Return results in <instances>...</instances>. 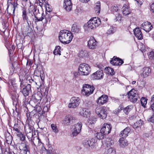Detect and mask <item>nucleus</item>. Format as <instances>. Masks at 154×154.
Masks as SVG:
<instances>
[{"mask_svg": "<svg viewBox=\"0 0 154 154\" xmlns=\"http://www.w3.org/2000/svg\"><path fill=\"white\" fill-rule=\"evenodd\" d=\"M58 37L59 40L62 43L66 44L71 42L73 35L71 32L64 30L60 32Z\"/></svg>", "mask_w": 154, "mask_h": 154, "instance_id": "f257e3e1", "label": "nucleus"}, {"mask_svg": "<svg viewBox=\"0 0 154 154\" xmlns=\"http://www.w3.org/2000/svg\"><path fill=\"white\" fill-rule=\"evenodd\" d=\"M100 23V20L99 19L96 17L91 19L88 22V25L85 26L84 29L86 32H89L95 28Z\"/></svg>", "mask_w": 154, "mask_h": 154, "instance_id": "f03ea898", "label": "nucleus"}, {"mask_svg": "<svg viewBox=\"0 0 154 154\" xmlns=\"http://www.w3.org/2000/svg\"><path fill=\"white\" fill-rule=\"evenodd\" d=\"M34 11L33 12V14H34L35 17V20L36 22L42 21L45 18L46 23H50L51 19L52 17L51 16L50 14L47 13L45 16L43 12L41 14L39 12H38V14H35V13L36 12L37 10L35 9L34 8Z\"/></svg>", "mask_w": 154, "mask_h": 154, "instance_id": "7ed1b4c3", "label": "nucleus"}, {"mask_svg": "<svg viewBox=\"0 0 154 154\" xmlns=\"http://www.w3.org/2000/svg\"><path fill=\"white\" fill-rule=\"evenodd\" d=\"M95 89L94 86L88 84H85L83 85L81 90L82 94L88 96L92 94Z\"/></svg>", "mask_w": 154, "mask_h": 154, "instance_id": "20e7f679", "label": "nucleus"}, {"mask_svg": "<svg viewBox=\"0 0 154 154\" xmlns=\"http://www.w3.org/2000/svg\"><path fill=\"white\" fill-rule=\"evenodd\" d=\"M79 71L80 74L82 75H88L91 72V67L87 63L81 64L79 66Z\"/></svg>", "mask_w": 154, "mask_h": 154, "instance_id": "39448f33", "label": "nucleus"}, {"mask_svg": "<svg viewBox=\"0 0 154 154\" xmlns=\"http://www.w3.org/2000/svg\"><path fill=\"white\" fill-rule=\"evenodd\" d=\"M128 97L130 101L133 103L136 102L139 99V97L137 91L134 89H132L128 92Z\"/></svg>", "mask_w": 154, "mask_h": 154, "instance_id": "423d86ee", "label": "nucleus"}, {"mask_svg": "<svg viewBox=\"0 0 154 154\" xmlns=\"http://www.w3.org/2000/svg\"><path fill=\"white\" fill-rule=\"evenodd\" d=\"M95 112L97 116L102 119H105L106 117V109L105 107H97L95 109Z\"/></svg>", "mask_w": 154, "mask_h": 154, "instance_id": "0eeeda50", "label": "nucleus"}, {"mask_svg": "<svg viewBox=\"0 0 154 154\" xmlns=\"http://www.w3.org/2000/svg\"><path fill=\"white\" fill-rule=\"evenodd\" d=\"M7 8L6 10L8 13L10 15L14 16V13L16 8L17 7L18 4L17 3H12L11 2H8L7 4Z\"/></svg>", "mask_w": 154, "mask_h": 154, "instance_id": "6e6552de", "label": "nucleus"}, {"mask_svg": "<svg viewBox=\"0 0 154 154\" xmlns=\"http://www.w3.org/2000/svg\"><path fill=\"white\" fill-rule=\"evenodd\" d=\"M42 97V94L40 92H38L35 93L32 96V97L30 101V102L33 104V102L35 103H36V106L38 105L39 104L40 102L41 101Z\"/></svg>", "mask_w": 154, "mask_h": 154, "instance_id": "1a4fd4ad", "label": "nucleus"}, {"mask_svg": "<svg viewBox=\"0 0 154 154\" xmlns=\"http://www.w3.org/2000/svg\"><path fill=\"white\" fill-rule=\"evenodd\" d=\"M79 98L77 97H72L70 100V103L68 105V107L70 108L77 107L79 104Z\"/></svg>", "mask_w": 154, "mask_h": 154, "instance_id": "9d476101", "label": "nucleus"}, {"mask_svg": "<svg viewBox=\"0 0 154 154\" xmlns=\"http://www.w3.org/2000/svg\"><path fill=\"white\" fill-rule=\"evenodd\" d=\"M82 126V123L79 122L73 126V131L72 133L73 136H76L80 132Z\"/></svg>", "mask_w": 154, "mask_h": 154, "instance_id": "9b49d317", "label": "nucleus"}, {"mask_svg": "<svg viewBox=\"0 0 154 154\" xmlns=\"http://www.w3.org/2000/svg\"><path fill=\"white\" fill-rule=\"evenodd\" d=\"M112 126L110 124H104L101 129L100 131L104 134H108L110 132Z\"/></svg>", "mask_w": 154, "mask_h": 154, "instance_id": "f8f14e48", "label": "nucleus"}, {"mask_svg": "<svg viewBox=\"0 0 154 154\" xmlns=\"http://www.w3.org/2000/svg\"><path fill=\"white\" fill-rule=\"evenodd\" d=\"M104 74L102 70H99L92 74L91 75V78L94 80L100 79L103 78Z\"/></svg>", "mask_w": 154, "mask_h": 154, "instance_id": "ddd939ff", "label": "nucleus"}, {"mask_svg": "<svg viewBox=\"0 0 154 154\" xmlns=\"http://www.w3.org/2000/svg\"><path fill=\"white\" fill-rule=\"evenodd\" d=\"M23 84L21 83L20 87L21 88H23V89H21V91L24 96L26 97L28 95L29 91L31 90V85L30 84H28L24 87H23Z\"/></svg>", "mask_w": 154, "mask_h": 154, "instance_id": "4468645a", "label": "nucleus"}, {"mask_svg": "<svg viewBox=\"0 0 154 154\" xmlns=\"http://www.w3.org/2000/svg\"><path fill=\"white\" fill-rule=\"evenodd\" d=\"M94 139H86L83 141V144L86 148H88L91 146L93 147L94 144Z\"/></svg>", "mask_w": 154, "mask_h": 154, "instance_id": "2eb2a0df", "label": "nucleus"}, {"mask_svg": "<svg viewBox=\"0 0 154 154\" xmlns=\"http://www.w3.org/2000/svg\"><path fill=\"white\" fill-rule=\"evenodd\" d=\"M97 42L93 38H91L88 42V46L89 48L91 49H94L97 47Z\"/></svg>", "mask_w": 154, "mask_h": 154, "instance_id": "dca6fc26", "label": "nucleus"}, {"mask_svg": "<svg viewBox=\"0 0 154 154\" xmlns=\"http://www.w3.org/2000/svg\"><path fill=\"white\" fill-rule=\"evenodd\" d=\"M63 6L66 11L68 12L71 11L72 8V3L71 0H64Z\"/></svg>", "mask_w": 154, "mask_h": 154, "instance_id": "f3484780", "label": "nucleus"}, {"mask_svg": "<svg viewBox=\"0 0 154 154\" xmlns=\"http://www.w3.org/2000/svg\"><path fill=\"white\" fill-rule=\"evenodd\" d=\"M141 27L147 32H149L153 28L151 23L148 22H145L142 24Z\"/></svg>", "mask_w": 154, "mask_h": 154, "instance_id": "a211bd4d", "label": "nucleus"}, {"mask_svg": "<svg viewBox=\"0 0 154 154\" xmlns=\"http://www.w3.org/2000/svg\"><path fill=\"white\" fill-rule=\"evenodd\" d=\"M122 14L124 15H127L131 12V10L127 3L125 4L122 8Z\"/></svg>", "mask_w": 154, "mask_h": 154, "instance_id": "6ab92c4d", "label": "nucleus"}, {"mask_svg": "<svg viewBox=\"0 0 154 154\" xmlns=\"http://www.w3.org/2000/svg\"><path fill=\"white\" fill-rule=\"evenodd\" d=\"M108 100L107 96L106 95H103L99 97L97 101V104L100 105H103L106 103Z\"/></svg>", "mask_w": 154, "mask_h": 154, "instance_id": "aec40b11", "label": "nucleus"}, {"mask_svg": "<svg viewBox=\"0 0 154 154\" xmlns=\"http://www.w3.org/2000/svg\"><path fill=\"white\" fill-rule=\"evenodd\" d=\"M151 72V69L149 67H145L143 68V72L141 74V75L143 78H145L149 75Z\"/></svg>", "mask_w": 154, "mask_h": 154, "instance_id": "412c9836", "label": "nucleus"}, {"mask_svg": "<svg viewBox=\"0 0 154 154\" xmlns=\"http://www.w3.org/2000/svg\"><path fill=\"white\" fill-rule=\"evenodd\" d=\"M134 34L135 36L139 40H141L143 38V35L139 28H136L134 30Z\"/></svg>", "mask_w": 154, "mask_h": 154, "instance_id": "4be33fe9", "label": "nucleus"}, {"mask_svg": "<svg viewBox=\"0 0 154 154\" xmlns=\"http://www.w3.org/2000/svg\"><path fill=\"white\" fill-rule=\"evenodd\" d=\"M131 129L129 127L126 128L123 131L121 132L120 136L122 138H125L128 136V134L130 132Z\"/></svg>", "mask_w": 154, "mask_h": 154, "instance_id": "5701e85b", "label": "nucleus"}, {"mask_svg": "<svg viewBox=\"0 0 154 154\" xmlns=\"http://www.w3.org/2000/svg\"><path fill=\"white\" fill-rule=\"evenodd\" d=\"M124 138L122 137L120 138L119 141V145L121 147H125L128 145L127 141Z\"/></svg>", "mask_w": 154, "mask_h": 154, "instance_id": "b1692460", "label": "nucleus"}, {"mask_svg": "<svg viewBox=\"0 0 154 154\" xmlns=\"http://www.w3.org/2000/svg\"><path fill=\"white\" fill-rule=\"evenodd\" d=\"M79 113L81 116L85 118H87L89 117L90 115V112H89L85 108H83L81 109Z\"/></svg>", "mask_w": 154, "mask_h": 154, "instance_id": "393cba45", "label": "nucleus"}, {"mask_svg": "<svg viewBox=\"0 0 154 154\" xmlns=\"http://www.w3.org/2000/svg\"><path fill=\"white\" fill-rule=\"evenodd\" d=\"M71 30L74 33H77L80 31V28L76 23H74L72 26Z\"/></svg>", "mask_w": 154, "mask_h": 154, "instance_id": "a878e982", "label": "nucleus"}, {"mask_svg": "<svg viewBox=\"0 0 154 154\" xmlns=\"http://www.w3.org/2000/svg\"><path fill=\"white\" fill-rule=\"evenodd\" d=\"M32 142L36 147L40 146L42 143L40 140L37 137H34Z\"/></svg>", "mask_w": 154, "mask_h": 154, "instance_id": "bb28decb", "label": "nucleus"}, {"mask_svg": "<svg viewBox=\"0 0 154 154\" xmlns=\"http://www.w3.org/2000/svg\"><path fill=\"white\" fill-rule=\"evenodd\" d=\"M143 124V122L140 119L137 120L133 125V128L134 129L140 128Z\"/></svg>", "mask_w": 154, "mask_h": 154, "instance_id": "cd10ccee", "label": "nucleus"}, {"mask_svg": "<svg viewBox=\"0 0 154 154\" xmlns=\"http://www.w3.org/2000/svg\"><path fill=\"white\" fill-rule=\"evenodd\" d=\"M73 118V117L72 116L70 115L66 116L63 121V122L65 124L68 125L71 121L72 120Z\"/></svg>", "mask_w": 154, "mask_h": 154, "instance_id": "c85d7f7f", "label": "nucleus"}, {"mask_svg": "<svg viewBox=\"0 0 154 154\" xmlns=\"http://www.w3.org/2000/svg\"><path fill=\"white\" fill-rule=\"evenodd\" d=\"M23 20H26L28 25H29V22H31L28 19V16L27 15L26 11L25 9H23L22 12V15Z\"/></svg>", "mask_w": 154, "mask_h": 154, "instance_id": "c756f323", "label": "nucleus"}, {"mask_svg": "<svg viewBox=\"0 0 154 154\" xmlns=\"http://www.w3.org/2000/svg\"><path fill=\"white\" fill-rule=\"evenodd\" d=\"M105 70L106 73L107 74H110L112 75H113L115 74L114 69L110 67L106 68Z\"/></svg>", "mask_w": 154, "mask_h": 154, "instance_id": "7c9ffc66", "label": "nucleus"}, {"mask_svg": "<svg viewBox=\"0 0 154 154\" xmlns=\"http://www.w3.org/2000/svg\"><path fill=\"white\" fill-rule=\"evenodd\" d=\"M101 10L100 4V1H98L96 3L95 7L94 8V10L97 14H99L100 13Z\"/></svg>", "mask_w": 154, "mask_h": 154, "instance_id": "2f4dec72", "label": "nucleus"}, {"mask_svg": "<svg viewBox=\"0 0 154 154\" xmlns=\"http://www.w3.org/2000/svg\"><path fill=\"white\" fill-rule=\"evenodd\" d=\"M88 52L86 50H82L80 51L78 55L79 56L81 57H87L88 56Z\"/></svg>", "mask_w": 154, "mask_h": 154, "instance_id": "473e14b6", "label": "nucleus"}, {"mask_svg": "<svg viewBox=\"0 0 154 154\" xmlns=\"http://www.w3.org/2000/svg\"><path fill=\"white\" fill-rule=\"evenodd\" d=\"M108 30L106 32L107 35H110L114 33L115 31L114 28L111 26H108Z\"/></svg>", "mask_w": 154, "mask_h": 154, "instance_id": "72a5a7b5", "label": "nucleus"}, {"mask_svg": "<svg viewBox=\"0 0 154 154\" xmlns=\"http://www.w3.org/2000/svg\"><path fill=\"white\" fill-rule=\"evenodd\" d=\"M114 141L111 138H107L106 139V143L107 144V146H111L113 145L114 143Z\"/></svg>", "mask_w": 154, "mask_h": 154, "instance_id": "f704fd0d", "label": "nucleus"}, {"mask_svg": "<svg viewBox=\"0 0 154 154\" xmlns=\"http://www.w3.org/2000/svg\"><path fill=\"white\" fill-rule=\"evenodd\" d=\"M105 154H116V151L113 148L110 147L105 152Z\"/></svg>", "mask_w": 154, "mask_h": 154, "instance_id": "c9c22d12", "label": "nucleus"}, {"mask_svg": "<svg viewBox=\"0 0 154 154\" xmlns=\"http://www.w3.org/2000/svg\"><path fill=\"white\" fill-rule=\"evenodd\" d=\"M118 58L114 57L110 60V63L113 65L118 66Z\"/></svg>", "mask_w": 154, "mask_h": 154, "instance_id": "e433bc0d", "label": "nucleus"}, {"mask_svg": "<svg viewBox=\"0 0 154 154\" xmlns=\"http://www.w3.org/2000/svg\"><path fill=\"white\" fill-rule=\"evenodd\" d=\"M33 127L31 125H28V127H25V130L26 133L33 132Z\"/></svg>", "mask_w": 154, "mask_h": 154, "instance_id": "4c0bfd02", "label": "nucleus"}, {"mask_svg": "<svg viewBox=\"0 0 154 154\" xmlns=\"http://www.w3.org/2000/svg\"><path fill=\"white\" fill-rule=\"evenodd\" d=\"M92 101L88 100H85L84 102V105L87 107H90L92 105Z\"/></svg>", "mask_w": 154, "mask_h": 154, "instance_id": "58836bf2", "label": "nucleus"}, {"mask_svg": "<svg viewBox=\"0 0 154 154\" xmlns=\"http://www.w3.org/2000/svg\"><path fill=\"white\" fill-rule=\"evenodd\" d=\"M104 134L101 132H97L95 134V136L97 139H102L103 138Z\"/></svg>", "mask_w": 154, "mask_h": 154, "instance_id": "ea45409f", "label": "nucleus"}, {"mask_svg": "<svg viewBox=\"0 0 154 154\" xmlns=\"http://www.w3.org/2000/svg\"><path fill=\"white\" fill-rule=\"evenodd\" d=\"M54 54L55 55H60V46H58L55 48L54 51Z\"/></svg>", "mask_w": 154, "mask_h": 154, "instance_id": "a19ab883", "label": "nucleus"}, {"mask_svg": "<svg viewBox=\"0 0 154 154\" xmlns=\"http://www.w3.org/2000/svg\"><path fill=\"white\" fill-rule=\"evenodd\" d=\"M111 9L112 12H117L119 9V6L116 5H112L111 7Z\"/></svg>", "mask_w": 154, "mask_h": 154, "instance_id": "79ce46f5", "label": "nucleus"}, {"mask_svg": "<svg viewBox=\"0 0 154 154\" xmlns=\"http://www.w3.org/2000/svg\"><path fill=\"white\" fill-rule=\"evenodd\" d=\"M132 106L129 105L125 108L124 109V112L126 114H127L132 109Z\"/></svg>", "mask_w": 154, "mask_h": 154, "instance_id": "37998d69", "label": "nucleus"}, {"mask_svg": "<svg viewBox=\"0 0 154 154\" xmlns=\"http://www.w3.org/2000/svg\"><path fill=\"white\" fill-rule=\"evenodd\" d=\"M97 121V119L94 116H91L89 119L88 122L91 124L94 123Z\"/></svg>", "mask_w": 154, "mask_h": 154, "instance_id": "c03bdc74", "label": "nucleus"}, {"mask_svg": "<svg viewBox=\"0 0 154 154\" xmlns=\"http://www.w3.org/2000/svg\"><path fill=\"white\" fill-rule=\"evenodd\" d=\"M51 128L53 132L55 133H57L58 132V130L56 125L54 124H52L51 125Z\"/></svg>", "mask_w": 154, "mask_h": 154, "instance_id": "a18cd8bd", "label": "nucleus"}, {"mask_svg": "<svg viewBox=\"0 0 154 154\" xmlns=\"http://www.w3.org/2000/svg\"><path fill=\"white\" fill-rule=\"evenodd\" d=\"M140 101L142 106L145 107V105L147 103L146 99L144 97H142L140 100Z\"/></svg>", "mask_w": 154, "mask_h": 154, "instance_id": "49530a36", "label": "nucleus"}, {"mask_svg": "<svg viewBox=\"0 0 154 154\" xmlns=\"http://www.w3.org/2000/svg\"><path fill=\"white\" fill-rule=\"evenodd\" d=\"M22 146L23 147L22 149L24 151V153L25 154H27V153H29V151L26 147V145L25 144H23L22 145Z\"/></svg>", "mask_w": 154, "mask_h": 154, "instance_id": "de8ad7c7", "label": "nucleus"}, {"mask_svg": "<svg viewBox=\"0 0 154 154\" xmlns=\"http://www.w3.org/2000/svg\"><path fill=\"white\" fill-rule=\"evenodd\" d=\"M26 134L29 140H32V138L33 136V132L26 133Z\"/></svg>", "mask_w": 154, "mask_h": 154, "instance_id": "09e8293b", "label": "nucleus"}, {"mask_svg": "<svg viewBox=\"0 0 154 154\" xmlns=\"http://www.w3.org/2000/svg\"><path fill=\"white\" fill-rule=\"evenodd\" d=\"M138 46V47L140 48V50L143 53L145 51L146 48L144 45L141 44H140Z\"/></svg>", "mask_w": 154, "mask_h": 154, "instance_id": "8fccbe9b", "label": "nucleus"}, {"mask_svg": "<svg viewBox=\"0 0 154 154\" xmlns=\"http://www.w3.org/2000/svg\"><path fill=\"white\" fill-rule=\"evenodd\" d=\"M116 18L115 19V20L116 21H121V15L120 14H117L116 15Z\"/></svg>", "mask_w": 154, "mask_h": 154, "instance_id": "3c124183", "label": "nucleus"}, {"mask_svg": "<svg viewBox=\"0 0 154 154\" xmlns=\"http://www.w3.org/2000/svg\"><path fill=\"white\" fill-rule=\"evenodd\" d=\"M149 57V59H152L154 58V52L151 51L149 53L148 55Z\"/></svg>", "mask_w": 154, "mask_h": 154, "instance_id": "603ef678", "label": "nucleus"}, {"mask_svg": "<svg viewBox=\"0 0 154 154\" xmlns=\"http://www.w3.org/2000/svg\"><path fill=\"white\" fill-rule=\"evenodd\" d=\"M148 121L152 123H154V114L148 119Z\"/></svg>", "mask_w": 154, "mask_h": 154, "instance_id": "864d4df0", "label": "nucleus"}, {"mask_svg": "<svg viewBox=\"0 0 154 154\" xmlns=\"http://www.w3.org/2000/svg\"><path fill=\"white\" fill-rule=\"evenodd\" d=\"M117 63L118 64V66H120L123 63V61L121 59L118 58V60Z\"/></svg>", "mask_w": 154, "mask_h": 154, "instance_id": "5fc2aeb1", "label": "nucleus"}, {"mask_svg": "<svg viewBox=\"0 0 154 154\" xmlns=\"http://www.w3.org/2000/svg\"><path fill=\"white\" fill-rule=\"evenodd\" d=\"M18 125L17 124H15L14 125V129L15 130V131H16L17 132H19V129L17 128Z\"/></svg>", "mask_w": 154, "mask_h": 154, "instance_id": "6e6d98bb", "label": "nucleus"}, {"mask_svg": "<svg viewBox=\"0 0 154 154\" xmlns=\"http://www.w3.org/2000/svg\"><path fill=\"white\" fill-rule=\"evenodd\" d=\"M11 139L12 137L10 135L8 136V137H6V140L7 142H9V141L11 140Z\"/></svg>", "mask_w": 154, "mask_h": 154, "instance_id": "4d7b16f0", "label": "nucleus"}, {"mask_svg": "<svg viewBox=\"0 0 154 154\" xmlns=\"http://www.w3.org/2000/svg\"><path fill=\"white\" fill-rule=\"evenodd\" d=\"M151 10L154 13V3H152L151 5Z\"/></svg>", "mask_w": 154, "mask_h": 154, "instance_id": "13d9d810", "label": "nucleus"}, {"mask_svg": "<svg viewBox=\"0 0 154 154\" xmlns=\"http://www.w3.org/2000/svg\"><path fill=\"white\" fill-rule=\"evenodd\" d=\"M46 10L49 13L51 11L52 9L51 7H48L46 8Z\"/></svg>", "mask_w": 154, "mask_h": 154, "instance_id": "bf43d9fd", "label": "nucleus"}, {"mask_svg": "<svg viewBox=\"0 0 154 154\" xmlns=\"http://www.w3.org/2000/svg\"><path fill=\"white\" fill-rule=\"evenodd\" d=\"M123 109V107L122 106H120L117 109V110L118 112H119L121 110Z\"/></svg>", "mask_w": 154, "mask_h": 154, "instance_id": "052dcab7", "label": "nucleus"}, {"mask_svg": "<svg viewBox=\"0 0 154 154\" xmlns=\"http://www.w3.org/2000/svg\"><path fill=\"white\" fill-rule=\"evenodd\" d=\"M134 0L137 2V4L138 5H141L142 4V2L141 1H140V0Z\"/></svg>", "mask_w": 154, "mask_h": 154, "instance_id": "680f3d73", "label": "nucleus"}, {"mask_svg": "<svg viewBox=\"0 0 154 154\" xmlns=\"http://www.w3.org/2000/svg\"><path fill=\"white\" fill-rule=\"evenodd\" d=\"M151 103H154V94L153 95L151 98Z\"/></svg>", "mask_w": 154, "mask_h": 154, "instance_id": "e2e57ef3", "label": "nucleus"}, {"mask_svg": "<svg viewBox=\"0 0 154 154\" xmlns=\"http://www.w3.org/2000/svg\"><path fill=\"white\" fill-rule=\"evenodd\" d=\"M18 134H17V136L18 137H21L22 136H23L22 134L21 133V132H20L19 131V132H17Z\"/></svg>", "mask_w": 154, "mask_h": 154, "instance_id": "0e129e2a", "label": "nucleus"}, {"mask_svg": "<svg viewBox=\"0 0 154 154\" xmlns=\"http://www.w3.org/2000/svg\"><path fill=\"white\" fill-rule=\"evenodd\" d=\"M79 1L82 2L86 3L88 2L89 0H79Z\"/></svg>", "mask_w": 154, "mask_h": 154, "instance_id": "69168bd1", "label": "nucleus"}, {"mask_svg": "<svg viewBox=\"0 0 154 154\" xmlns=\"http://www.w3.org/2000/svg\"><path fill=\"white\" fill-rule=\"evenodd\" d=\"M20 139L22 140H25V136L23 134V136H22L21 137H20Z\"/></svg>", "mask_w": 154, "mask_h": 154, "instance_id": "338daca9", "label": "nucleus"}, {"mask_svg": "<svg viewBox=\"0 0 154 154\" xmlns=\"http://www.w3.org/2000/svg\"><path fill=\"white\" fill-rule=\"evenodd\" d=\"M151 108L153 111H154V103H152L151 105Z\"/></svg>", "mask_w": 154, "mask_h": 154, "instance_id": "774afa93", "label": "nucleus"}]
</instances>
